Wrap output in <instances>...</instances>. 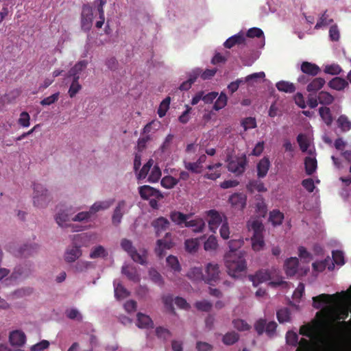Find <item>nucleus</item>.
Listing matches in <instances>:
<instances>
[{"instance_id": "f257e3e1", "label": "nucleus", "mask_w": 351, "mask_h": 351, "mask_svg": "<svg viewBox=\"0 0 351 351\" xmlns=\"http://www.w3.org/2000/svg\"><path fill=\"white\" fill-rule=\"evenodd\" d=\"M301 335L319 342V345L313 348L309 340L302 339L298 343V336L293 331H288L286 335L287 343L289 345L297 346L296 351H335L336 342L332 332L328 331L321 332L316 326H302L300 329Z\"/></svg>"}, {"instance_id": "f03ea898", "label": "nucleus", "mask_w": 351, "mask_h": 351, "mask_svg": "<svg viewBox=\"0 0 351 351\" xmlns=\"http://www.w3.org/2000/svg\"><path fill=\"white\" fill-rule=\"evenodd\" d=\"M243 252L228 251L225 256V264L228 273L233 278H237L239 274L246 269V261Z\"/></svg>"}, {"instance_id": "7ed1b4c3", "label": "nucleus", "mask_w": 351, "mask_h": 351, "mask_svg": "<svg viewBox=\"0 0 351 351\" xmlns=\"http://www.w3.org/2000/svg\"><path fill=\"white\" fill-rule=\"evenodd\" d=\"M33 204L38 208L47 206L51 199L49 191L41 184H34Z\"/></svg>"}, {"instance_id": "20e7f679", "label": "nucleus", "mask_w": 351, "mask_h": 351, "mask_svg": "<svg viewBox=\"0 0 351 351\" xmlns=\"http://www.w3.org/2000/svg\"><path fill=\"white\" fill-rule=\"evenodd\" d=\"M333 295L328 294H320L313 298V307L316 309H322L323 313L326 318L332 317V303Z\"/></svg>"}, {"instance_id": "39448f33", "label": "nucleus", "mask_w": 351, "mask_h": 351, "mask_svg": "<svg viewBox=\"0 0 351 351\" xmlns=\"http://www.w3.org/2000/svg\"><path fill=\"white\" fill-rule=\"evenodd\" d=\"M227 161L228 171L237 176L241 175L245 171L247 163V157L245 154H243L241 157L232 159L228 158Z\"/></svg>"}, {"instance_id": "423d86ee", "label": "nucleus", "mask_w": 351, "mask_h": 351, "mask_svg": "<svg viewBox=\"0 0 351 351\" xmlns=\"http://www.w3.org/2000/svg\"><path fill=\"white\" fill-rule=\"evenodd\" d=\"M220 273L218 264L214 263L206 264L204 270V282L210 285H215L219 280Z\"/></svg>"}, {"instance_id": "0eeeda50", "label": "nucleus", "mask_w": 351, "mask_h": 351, "mask_svg": "<svg viewBox=\"0 0 351 351\" xmlns=\"http://www.w3.org/2000/svg\"><path fill=\"white\" fill-rule=\"evenodd\" d=\"M33 263L30 261L16 265L10 276V278L17 280L28 278L33 272Z\"/></svg>"}, {"instance_id": "6e6552de", "label": "nucleus", "mask_w": 351, "mask_h": 351, "mask_svg": "<svg viewBox=\"0 0 351 351\" xmlns=\"http://www.w3.org/2000/svg\"><path fill=\"white\" fill-rule=\"evenodd\" d=\"M93 20V10L88 4H85L82 7L81 14V27L85 32H88L92 25Z\"/></svg>"}, {"instance_id": "1a4fd4ad", "label": "nucleus", "mask_w": 351, "mask_h": 351, "mask_svg": "<svg viewBox=\"0 0 351 351\" xmlns=\"http://www.w3.org/2000/svg\"><path fill=\"white\" fill-rule=\"evenodd\" d=\"M126 202L125 200L119 201L114 208L112 215V224L118 227L122 221L123 215L126 213Z\"/></svg>"}, {"instance_id": "9d476101", "label": "nucleus", "mask_w": 351, "mask_h": 351, "mask_svg": "<svg viewBox=\"0 0 351 351\" xmlns=\"http://www.w3.org/2000/svg\"><path fill=\"white\" fill-rule=\"evenodd\" d=\"M171 238V233L167 232L163 239H158L156 241L155 252L158 256L162 257L165 254V250H169L173 247V243L172 242Z\"/></svg>"}, {"instance_id": "9b49d317", "label": "nucleus", "mask_w": 351, "mask_h": 351, "mask_svg": "<svg viewBox=\"0 0 351 351\" xmlns=\"http://www.w3.org/2000/svg\"><path fill=\"white\" fill-rule=\"evenodd\" d=\"M38 249L39 245L37 243H25L19 247L15 256L21 258H29L36 254Z\"/></svg>"}, {"instance_id": "f8f14e48", "label": "nucleus", "mask_w": 351, "mask_h": 351, "mask_svg": "<svg viewBox=\"0 0 351 351\" xmlns=\"http://www.w3.org/2000/svg\"><path fill=\"white\" fill-rule=\"evenodd\" d=\"M151 226L154 230L156 236L160 237L164 232L169 229L170 222L167 218L159 217L151 222Z\"/></svg>"}, {"instance_id": "ddd939ff", "label": "nucleus", "mask_w": 351, "mask_h": 351, "mask_svg": "<svg viewBox=\"0 0 351 351\" xmlns=\"http://www.w3.org/2000/svg\"><path fill=\"white\" fill-rule=\"evenodd\" d=\"M86 60H82L77 62L68 72L65 77L66 81L79 80L80 75L83 70L87 66Z\"/></svg>"}, {"instance_id": "4468645a", "label": "nucleus", "mask_w": 351, "mask_h": 351, "mask_svg": "<svg viewBox=\"0 0 351 351\" xmlns=\"http://www.w3.org/2000/svg\"><path fill=\"white\" fill-rule=\"evenodd\" d=\"M82 255V252L80 246L75 244L68 246L64 254V259L68 263H74Z\"/></svg>"}, {"instance_id": "2eb2a0df", "label": "nucleus", "mask_w": 351, "mask_h": 351, "mask_svg": "<svg viewBox=\"0 0 351 351\" xmlns=\"http://www.w3.org/2000/svg\"><path fill=\"white\" fill-rule=\"evenodd\" d=\"M34 289L30 287H23L10 293L7 298L10 300H18L32 294Z\"/></svg>"}, {"instance_id": "dca6fc26", "label": "nucleus", "mask_w": 351, "mask_h": 351, "mask_svg": "<svg viewBox=\"0 0 351 351\" xmlns=\"http://www.w3.org/2000/svg\"><path fill=\"white\" fill-rule=\"evenodd\" d=\"M208 216L209 217V228L210 231L215 232L217 228L222 223V217L217 211L214 210H209Z\"/></svg>"}, {"instance_id": "f3484780", "label": "nucleus", "mask_w": 351, "mask_h": 351, "mask_svg": "<svg viewBox=\"0 0 351 351\" xmlns=\"http://www.w3.org/2000/svg\"><path fill=\"white\" fill-rule=\"evenodd\" d=\"M26 337L24 332L19 330H14L10 332L9 341L12 346L21 347L25 343Z\"/></svg>"}, {"instance_id": "a211bd4d", "label": "nucleus", "mask_w": 351, "mask_h": 351, "mask_svg": "<svg viewBox=\"0 0 351 351\" xmlns=\"http://www.w3.org/2000/svg\"><path fill=\"white\" fill-rule=\"evenodd\" d=\"M114 199L96 202L90 207V213L92 215H94L97 212L107 210L114 204Z\"/></svg>"}, {"instance_id": "6ab92c4d", "label": "nucleus", "mask_w": 351, "mask_h": 351, "mask_svg": "<svg viewBox=\"0 0 351 351\" xmlns=\"http://www.w3.org/2000/svg\"><path fill=\"white\" fill-rule=\"evenodd\" d=\"M229 202L232 206L243 209L246 204V196L243 193H234L229 197Z\"/></svg>"}, {"instance_id": "aec40b11", "label": "nucleus", "mask_w": 351, "mask_h": 351, "mask_svg": "<svg viewBox=\"0 0 351 351\" xmlns=\"http://www.w3.org/2000/svg\"><path fill=\"white\" fill-rule=\"evenodd\" d=\"M301 71L304 74H307L311 77H315L321 71L320 68L315 64L303 62L301 64Z\"/></svg>"}, {"instance_id": "412c9836", "label": "nucleus", "mask_w": 351, "mask_h": 351, "mask_svg": "<svg viewBox=\"0 0 351 351\" xmlns=\"http://www.w3.org/2000/svg\"><path fill=\"white\" fill-rule=\"evenodd\" d=\"M121 273L127 276V278L134 282H137L140 280L139 275L137 273L136 269L129 265H123L121 267Z\"/></svg>"}, {"instance_id": "4be33fe9", "label": "nucleus", "mask_w": 351, "mask_h": 351, "mask_svg": "<svg viewBox=\"0 0 351 351\" xmlns=\"http://www.w3.org/2000/svg\"><path fill=\"white\" fill-rule=\"evenodd\" d=\"M298 263L296 257H291L285 261V269L287 276H293L297 273Z\"/></svg>"}, {"instance_id": "5701e85b", "label": "nucleus", "mask_w": 351, "mask_h": 351, "mask_svg": "<svg viewBox=\"0 0 351 351\" xmlns=\"http://www.w3.org/2000/svg\"><path fill=\"white\" fill-rule=\"evenodd\" d=\"M269 167H270L269 160L266 157L263 158L258 162V163L257 164V166H256L257 176H258V178H265L267 174Z\"/></svg>"}, {"instance_id": "b1692460", "label": "nucleus", "mask_w": 351, "mask_h": 351, "mask_svg": "<svg viewBox=\"0 0 351 351\" xmlns=\"http://www.w3.org/2000/svg\"><path fill=\"white\" fill-rule=\"evenodd\" d=\"M185 227L191 228L194 232H202L206 227L204 221L200 218L186 221Z\"/></svg>"}, {"instance_id": "393cba45", "label": "nucleus", "mask_w": 351, "mask_h": 351, "mask_svg": "<svg viewBox=\"0 0 351 351\" xmlns=\"http://www.w3.org/2000/svg\"><path fill=\"white\" fill-rule=\"evenodd\" d=\"M245 40V37L244 34L242 32H240L238 34L228 38L223 43V45L226 48L230 49L236 44L239 45L243 43Z\"/></svg>"}, {"instance_id": "a878e982", "label": "nucleus", "mask_w": 351, "mask_h": 351, "mask_svg": "<svg viewBox=\"0 0 351 351\" xmlns=\"http://www.w3.org/2000/svg\"><path fill=\"white\" fill-rule=\"evenodd\" d=\"M169 217L173 223L181 226L182 223L186 224V221L189 219L191 215H186L179 211L173 210L170 213Z\"/></svg>"}, {"instance_id": "bb28decb", "label": "nucleus", "mask_w": 351, "mask_h": 351, "mask_svg": "<svg viewBox=\"0 0 351 351\" xmlns=\"http://www.w3.org/2000/svg\"><path fill=\"white\" fill-rule=\"evenodd\" d=\"M136 326L140 328H149L154 327V323L148 315L138 313L137 314Z\"/></svg>"}, {"instance_id": "cd10ccee", "label": "nucleus", "mask_w": 351, "mask_h": 351, "mask_svg": "<svg viewBox=\"0 0 351 351\" xmlns=\"http://www.w3.org/2000/svg\"><path fill=\"white\" fill-rule=\"evenodd\" d=\"M249 278L253 285L257 287L260 283L269 280L270 276L267 271H259L254 276H250Z\"/></svg>"}, {"instance_id": "c85d7f7f", "label": "nucleus", "mask_w": 351, "mask_h": 351, "mask_svg": "<svg viewBox=\"0 0 351 351\" xmlns=\"http://www.w3.org/2000/svg\"><path fill=\"white\" fill-rule=\"evenodd\" d=\"M326 81L322 77H315L311 82L308 83L306 86V90L308 92L316 93L325 84Z\"/></svg>"}, {"instance_id": "c756f323", "label": "nucleus", "mask_w": 351, "mask_h": 351, "mask_svg": "<svg viewBox=\"0 0 351 351\" xmlns=\"http://www.w3.org/2000/svg\"><path fill=\"white\" fill-rule=\"evenodd\" d=\"M330 88L336 90H341L348 86V82L341 77H335L328 83Z\"/></svg>"}, {"instance_id": "7c9ffc66", "label": "nucleus", "mask_w": 351, "mask_h": 351, "mask_svg": "<svg viewBox=\"0 0 351 351\" xmlns=\"http://www.w3.org/2000/svg\"><path fill=\"white\" fill-rule=\"evenodd\" d=\"M113 285L114 287V295L117 299H123L129 295V291L117 280H114Z\"/></svg>"}, {"instance_id": "2f4dec72", "label": "nucleus", "mask_w": 351, "mask_h": 351, "mask_svg": "<svg viewBox=\"0 0 351 351\" xmlns=\"http://www.w3.org/2000/svg\"><path fill=\"white\" fill-rule=\"evenodd\" d=\"M55 221L61 228L69 226V225L66 223L69 221V216L65 210H60L55 216Z\"/></svg>"}, {"instance_id": "473e14b6", "label": "nucleus", "mask_w": 351, "mask_h": 351, "mask_svg": "<svg viewBox=\"0 0 351 351\" xmlns=\"http://www.w3.org/2000/svg\"><path fill=\"white\" fill-rule=\"evenodd\" d=\"M337 123L343 132H346L351 130V121L345 114L339 117L337 120Z\"/></svg>"}, {"instance_id": "72a5a7b5", "label": "nucleus", "mask_w": 351, "mask_h": 351, "mask_svg": "<svg viewBox=\"0 0 351 351\" xmlns=\"http://www.w3.org/2000/svg\"><path fill=\"white\" fill-rule=\"evenodd\" d=\"M317 99L319 103L324 106L330 105L335 100V97L326 91H320L318 93Z\"/></svg>"}, {"instance_id": "f704fd0d", "label": "nucleus", "mask_w": 351, "mask_h": 351, "mask_svg": "<svg viewBox=\"0 0 351 351\" xmlns=\"http://www.w3.org/2000/svg\"><path fill=\"white\" fill-rule=\"evenodd\" d=\"M319 114L322 117V120L327 125H330L333 121V119L331 114V112L328 107H321L319 108Z\"/></svg>"}, {"instance_id": "c9c22d12", "label": "nucleus", "mask_w": 351, "mask_h": 351, "mask_svg": "<svg viewBox=\"0 0 351 351\" xmlns=\"http://www.w3.org/2000/svg\"><path fill=\"white\" fill-rule=\"evenodd\" d=\"M130 256L132 259L142 265H145L147 264V251L143 250L142 253H139L135 250Z\"/></svg>"}, {"instance_id": "e433bc0d", "label": "nucleus", "mask_w": 351, "mask_h": 351, "mask_svg": "<svg viewBox=\"0 0 351 351\" xmlns=\"http://www.w3.org/2000/svg\"><path fill=\"white\" fill-rule=\"evenodd\" d=\"M305 171L307 175H312L317 169V160L315 158L308 156L304 160Z\"/></svg>"}, {"instance_id": "4c0bfd02", "label": "nucleus", "mask_w": 351, "mask_h": 351, "mask_svg": "<svg viewBox=\"0 0 351 351\" xmlns=\"http://www.w3.org/2000/svg\"><path fill=\"white\" fill-rule=\"evenodd\" d=\"M276 315L280 324L289 322L291 320V311L288 308H282L277 311Z\"/></svg>"}, {"instance_id": "58836bf2", "label": "nucleus", "mask_w": 351, "mask_h": 351, "mask_svg": "<svg viewBox=\"0 0 351 351\" xmlns=\"http://www.w3.org/2000/svg\"><path fill=\"white\" fill-rule=\"evenodd\" d=\"M108 256V252L102 245H97L93 247L90 253L89 257L95 259L97 258H104Z\"/></svg>"}, {"instance_id": "ea45409f", "label": "nucleus", "mask_w": 351, "mask_h": 351, "mask_svg": "<svg viewBox=\"0 0 351 351\" xmlns=\"http://www.w3.org/2000/svg\"><path fill=\"white\" fill-rule=\"evenodd\" d=\"M276 88L279 91L292 93L295 90V87L293 83L287 81H280L276 84Z\"/></svg>"}, {"instance_id": "a19ab883", "label": "nucleus", "mask_w": 351, "mask_h": 351, "mask_svg": "<svg viewBox=\"0 0 351 351\" xmlns=\"http://www.w3.org/2000/svg\"><path fill=\"white\" fill-rule=\"evenodd\" d=\"M188 276L194 280H204L205 274L201 267H195L189 271Z\"/></svg>"}, {"instance_id": "79ce46f5", "label": "nucleus", "mask_w": 351, "mask_h": 351, "mask_svg": "<svg viewBox=\"0 0 351 351\" xmlns=\"http://www.w3.org/2000/svg\"><path fill=\"white\" fill-rule=\"evenodd\" d=\"M179 180L176 179L175 178L171 176H165L160 182V184L162 187L170 189L173 188L176 185L178 184Z\"/></svg>"}, {"instance_id": "37998d69", "label": "nucleus", "mask_w": 351, "mask_h": 351, "mask_svg": "<svg viewBox=\"0 0 351 351\" xmlns=\"http://www.w3.org/2000/svg\"><path fill=\"white\" fill-rule=\"evenodd\" d=\"M154 188L148 185H143L138 188L140 196L143 199H148L150 197H153Z\"/></svg>"}, {"instance_id": "c03bdc74", "label": "nucleus", "mask_w": 351, "mask_h": 351, "mask_svg": "<svg viewBox=\"0 0 351 351\" xmlns=\"http://www.w3.org/2000/svg\"><path fill=\"white\" fill-rule=\"evenodd\" d=\"M247 189L252 191H257L258 192H265L267 191L263 183L257 180H250L247 184Z\"/></svg>"}, {"instance_id": "a18cd8bd", "label": "nucleus", "mask_w": 351, "mask_h": 351, "mask_svg": "<svg viewBox=\"0 0 351 351\" xmlns=\"http://www.w3.org/2000/svg\"><path fill=\"white\" fill-rule=\"evenodd\" d=\"M283 218H284L283 214L281 212H280L279 210H274L271 212H270L269 221L274 226L281 224Z\"/></svg>"}, {"instance_id": "49530a36", "label": "nucleus", "mask_w": 351, "mask_h": 351, "mask_svg": "<svg viewBox=\"0 0 351 351\" xmlns=\"http://www.w3.org/2000/svg\"><path fill=\"white\" fill-rule=\"evenodd\" d=\"M154 165V160L152 159H149L142 167L137 175L138 180L145 179L149 171H150L152 167Z\"/></svg>"}, {"instance_id": "de8ad7c7", "label": "nucleus", "mask_w": 351, "mask_h": 351, "mask_svg": "<svg viewBox=\"0 0 351 351\" xmlns=\"http://www.w3.org/2000/svg\"><path fill=\"white\" fill-rule=\"evenodd\" d=\"M149 276L152 282L158 286H163L164 280L162 276L154 269H150Z\"/></svg>"}, {"instance_id": "09e8293b", "label": "nucleus", "mask_w": 351, "mask_h": 351, "mask_svg": "<svg viewBox=\"0 0 351 351\" xmlns=\"http://www.w3.org/2000/svg\"><path fill=\"white\" fill-rule=\"evenodd\" d=\"M162 175L160 167L158 165H154L151 171V173L148 177V182H156L159 180Z\"/></svg>"}, {"instance_id": "8fccbe9b", "label": "nucleus", "mask_w": 351, "mask_h": 351, "mask_svg": "<svg viewBox=\"0 0 351 351\" xmlns=\"http://www.w3.org/2000/svg\"><path fill=\"white\" fill-rule=\"evenodd\" d=\"M228 97L226 95L223 93H221V94L219 95L218 98L215 101L214 104L213 108L215 110H219L222 109L226 106L227 104Z\"/></svg>"}, {"instance_id": "3c124183", "label": "nucleus", "mask_w": 351, "mask_h": 351, "mask_svg": "<svg viewBox=\"0 0 351 351\" xmlns=\"http://www.w3.org/2000/svg\"><path fill=\"white\" fill-rule=\"evenodd\" d=\"M239 335L234 332H228L223 337V342L224 344L230 346L236 343L239 340Z\"/></svg>"}, {"instance_id": "603ef678", "label": "nucleus", "mask_w": 351, "mask_h": 351, "mask_svg": "<svg viewBox=\"0 0 351 351\" xmlns=\"http://www.w3.org/2000/svg\"><path fill=\"white\" fill-rule=\"evenodd\" d=\"M92 213H90V210L86 212H80L75 215L71 220L73 221H79V222H87L89 221L92 216Z\"/></svg>"}, {"instance_id": "864d4df0", "label": "nucleus", "mask_w": 351, "mask_h": 351, "mask_svg": "<svg viewBox=\"0 0 351 351\" xmlns=\"http://www.w3.org/2000/svg\"><path fill=\"white\" fill-rule=\"evenodd\" d=\"M332 19H328V15L327 14V11L326 10L320 16L319 21H317V24L315 26V29H319L322 27L327 26L330 23H332Z\"/></svg>"}, {"instance_id": "5fc2aeb1", "label": "nucleus", "mask_w": 351, "mask_h": 351, "mask_svg": "<svg viewBox=\"0 0 351 351\" xmlns=\"http://www.w3.org/2000/svg\"><path fill=\"white\" fill-rule=\"evenodd\" d=\"M71 86L69 87L68 94L71 98L74 97L82 89V86L78 80H71Z\"/></svg>"}, {"instance_id": "6e6d98bb", "label": "nucleus", "mask_w": 351, "mask_h": 351, "mask_svg": "<svg viewBox=\"0 0 351 351\" xmlns=\"http://www.w3.org/2000/svg\"><path fill=\"white\" fill-rule=\"evenodd\" d=\"M324 71L325 73L327 74L337 75L342 71V69L339 64H332L330 65L325 66Z\"/></svg>"}, {"instance_id": "4d7b16f0", "label": "nucleus", "mask_w": 351, "mask_h": 351, "mask_svg": "<svg viewBox=\"0 0 351 351\" xmlns=\"http://www.w3.org/2000/svg\"><path fill=\"white\" fill-rule=\"evenodd\" d=\"M250 228L254 230V235L260 234L263 229V226L261 221L258 219L250 221L248 223Z\"/></svg>"}, {"instance_id": "13d9d810", "label": "nucleus", "mask_w": 351, "mask_h": 351, "mask_svg": "<svg viewBox=\"0 0 351 351\" xmlns=\"http://www.w3.org/2000/svg\"><path fill=\"white\" fill-rule=\"evenodd\" d=\"M217 247V239L214 236H210L205 241L204 247L206 251L215 250Z\"/></svg>"}, {"instance_id": "bf43d9fd", "label": "nucleus", "mask_w": 351, "mask_h": 351, "mask_svg": "<svg viewBox=\"0 0 351 351\" xmlns=\"http://www.w3.org/2000/svg\"><path fill=\"white\" fill-rule=\"evenodd\" d=\"M167 263L174 271H180L181 269L178 260L174 256H169L167 258Z\"/></svg>"}, {"instance_id": "052dcab7", "label": "nucleus", "mask_w": 351, "mask_h": 351, "mask_svg": "<svg viewBox=\"0 0 351 351\" xmlns=\"http://www.w3.org/2000/svg\"><path fill=\"white\" fill-rule=\"evenodd\" d=\"M185 249L190 253L195 252L198 248V241L197 239H187L185 243Z\"/></svg>"}, {"instance_id": "680f3d73", "label": "nucleus", "mask_w": 351, "mask_h": 351, "mask_svg": "<svg viewBox=\"0 0 351 351\" xmlns=\"http://www.w3.org/2000/svg\"><path fill=\"white\" fill-rule=\"evenodd\" d=\"M156 335L158 338L166 341L171 337V334L168 329L159 326L156 328Z\"/></svg>"}, {"instance_id": "e2e57ef3", "label": "nucleus", "mask_w": 351, "mask_h": 351, "mask_svg": "<svg viewBox=\"0 0 351 351\" xmlns=\"http://www.w3.org/2000/svg\"><path fill=\"white\" fill-rule=\"evenodd\" d=\"M195 306L199 311L208 312L210 311L213 304L208 300H202L196 302Z\"/></svg>"}, {"instance_id": "0e129e2a", "label": "nucleus", "mask_w": 351, "mask_h": 351, "mask_svg": "<svg viewBox=\"0 0 351 351\" xmlns=\"http://www.w3.org/2000/svg\"><path fill=\"white\" fill-rule=\"evenodd\" d=\"M184 166L186 169L193 173H200L202 171V167L197 164V162H191L184 161Z\"/></svg>"}, {"instance_id": "69168bd1", "label": "nucleus", "mask_w": 351, "mask_h": 351, "mask_svg": "<svg viewBox=\"0 0 351 351\" xmlns=\"http://www.w3.org/2000/svg\"><path fill=\"white\" fill-rule=\"evenodd\" d=\"M264 244V241L259 234L254 235L252 238V248L254 250H261V249H263Z\"/></svg>"}, {"instance_id": "338daca9", "label": "nucleus", "mask_w": 351, "mask_h": 351, "mask_svg": "<svg viewBox=\"0 0 351 351\" xmlns=\"http://www.w3.org/2000/svg\"><path fill=\"white\" fill-rule=\"evenodd\" d=\"M332 260L335 264L341 266L345 263L344 255L342 251L334 250L332 251Z\"/></svg>"}, {"instance_id": "774afa93", "label": "nucleus", "mask_w": 351, "mask_h": 351, "mask_svg": "<svg viewBox=\"0 0 351 351\" xmlns=\"http://www.w3.org/2000/svg\"><path fill=\"white\" fill-rule=\"evenodd\" d=\"M49 342L47 340H42L41 341L33 345L30 348V351H43L48 348Z\"/></svg>"}]
</instances>
